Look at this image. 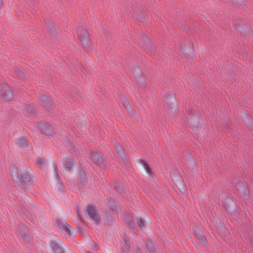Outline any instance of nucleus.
Instances as JSON below:
<instances>
[{"instance_id": "nucleus-1", "label": "nucleus", "mask_w": 253, "mask_h": 253, "mask_svg": "<svg viewBox=\"0 0 253 253\" xmlns=\"http://www.w3.org/2000/svg\"><path fill=\"white\" fill-rule=\"evenodd\" d=\"M186 119L189 125L192 129L196 130L200 127L202 119L195 111L191 110L190 112H188Z\"/></svg>"}, {"instance_id": "nucleus-2", "label": "nucleus", "mask_w": 253, "mask_h": 253, "mask_svg": "<svg viewBox=\"0 0 253 253\" xmlns=\"http://www.w3.org/2000/svg\"><path fill=\"white\" fill-rule=\"evenodd\" d=\"M0 94L5 101L11 100L14 97L12 88L4 83H0Z\"/></svg>"}, {"instance_id": "nucleus-3", "label": "nucleus", "mask_w": 253, "mask_h": 253, "mask_svg": "<svg viewBox=\"0 0 253 253\" xmlns=\"http://www.w3.org/2000/svg\"><path fill=\"white\" fill-rule=\"evenodd\" d=\"M85 216L94 220L97 224L101 222L100 217L99 215L95 205H88L86 207V210L84 211Z\"/></svg>"}, {"instance_id": "nucleus-4", "label": "nucleus", "mask_w": 253, "mask_h": 253, "mask_svg": "<svg viewBox=\"0 0 253 253\" xmlns=\"http://www.w3.org/2000/svg\"><path fill=\"white\" fill-rule=\"evenodd\" d=\"M180 48L183 54L187 58H192L194 54L193 43L189 40H187L180 45Z\"/></svg>"}, {"instance_id": "nucleus-5", "label": "nucleus", "mask_w": 253, "mask_h": 253, "mask_svg": "<svg viewBox=\"0 0 253 253\" xmlns=\"http://www.w3.org/2000/svg\"><path fill=\"white\" fill-rule=\"evenodd\" d=\"M90 156L93 162L100 168L104 169L105 165L102 155L100 152L90 151Z\"/></svg>"}, {"instance_id": "nucleus-6", "label": "nucleus", "mask_w": 253, "mask_h": 253, "mask_svg": "<svg viewBox=\"0 0 253 253\" xmlns=\"http://www.w3.org/2000/svg\"><path fill=\"white\" fill-rule=\"evenodd\" d=\"M40 101L41 105L45 108L46 110L50 112L53 110L52 102L49 96L45 95H41L40 96Z\"/></svg>"}, {"instance_id": "nucleus-7", "label": "nucleus", "mask_w": 253, "mask_h": 253, "mask_svg": "<svg viewBox=\"0 0 253 253\" xmlns=\"http://www.w3.org/2000/svg\"><path fill=\"white\" fill-rule=\"evenodd\" d=\"M38 127L43 134L52 135L53 133V127L48 123L40 122L38 124Z\"/></svg>"}, {"instance_id": "nucleus-8", "label": "nucleus", "mask_w": 253, "mask_h": 253, "mask_svg": "<svg viewBox=\"0 0 253 253\" xmlns=\"http://www.w3.org/2000/svg\"><path fill=\"white\" fill-rule=\"evenodd\" d=\"M21 181L18 183V185L24 190L26 189L25 184L30 182L31 180V176L27 171H23L21 174Z\"/></svg>"}, {"instance_id": "nucleus-9", "label": "nucleus", "mask_w": 253, "mask_h": 253, "mask_svg": "<svg viewBox=\"0 0 253 253\" xmlns=\"http://www.w3.org/2000/svg\"><path fill=\"white\" fill-rule=\"evenodd\" d=\"M237 190L243 194V196L246 197L247 199L249 198V189L247 184L244 182L240 181L238 182L237 186Z\"/></svg>"}, {"instance_id": "nucleus-10", "label": "nucleus", "mask_w": 253, "mask_h": 253, "mask_svg": "<svg viewBox=\"0 0 253 253\" xmlns=\"http://www.w3.org/2000/svg\"><path fill=\"white\" fill-rule=\"evenodd\" d=\"M116 151L118 154L121 157L124 164L126 167H129L130 164L129 163L128 161L126 158V155L125 153V150L123 147L121 145L118 144L116 145Z\"/></svg>"}, {"instance_id": "nucleus-11", "label": "nucleus", "mask_w": 253, "mask_h": 253, "mask_svg": "<svg viewBox=\"0 0 253 253\" xmlns=\"http://www.w3.org/2000/svg\"><path fill=\"white\" fill-rule=\"evenodd\" d=\"M20 107L27 117H32L36 113L35 109L30 104H23Z\"/></svg>"}, {"instance_id": "nucleus-12", "label": "nucleus", "mask_w": 253, "mask_h": 253, "mask_svg": "<svg viewBox=\"0 0 253 253\" xmlns=\"http://www.w3.org/2000/svg\"><path fill=\"white\" fill-rule=\"evenodd\" d=\"M171 99V102L169 105H167L169 109L168 113L170 117H174L176 115V98L172 96Z\"/></svg>"}, {"instance_id": "nucleus-13", "label": "nucleus", "mask_w": 253, "mask_h": 253, "mask_svg": "<svg viewBox=\"0 0 253 253\" xmlns=\"http://www.w3.org/2000/svg\"><path fill=\"white\" fill-rule=\"evenodd\" d=\"M18 231L22 239L26 242H29L30 235L26 226L20 225L18 227Z\"/></svg>"}, {"instance_id": "nucleus-14", "label": "nucleus", "mask_w": 253, "mask_h": 253, "mask_svg": "<svg viewBox=\"0 0 253 253\" xmlns=\"http://www.w3.org/2000/svg\"><path fill=\"white\" fill-rule=\"evenodd\" d=\"M74 164V159L69 156L65 158L63 160V167L67 170L70 171L73 168Z\"/></svg>"}, {"instance_id": "nucleus-15", "label": "nucleus", "mask_w": 253, "mask_h": 253, "mask_svg": "<svg viewBox=\"0 0 253 253\" xmlns=\"http://www.w3.org/2000/svg\"><path fill=\"white\" fill-rule=\"evenodd\" d=\"M44 22L46 27V29L48 32L52 35H55L56 33V29L53 22L49 19L45 20Z\"/></svg>"}, {"instance_id": "nucleus-16", "label": "nucleus", "mask_w": 253, "mask_h": 253, "mask_svg": "<svg viewBox=\"0 0 253 253\" xmlns=\"http://www.w3.org/2000/svg\"><path fill=\"white\" fill-rule=\"evenodd\" d=\"M79 180L81 185H84L87 183V177L83 167H81L79 169Z\"/></svg>"}, {"instance_id": "nucleus-17", "label": "nucleus", "mask_w": 253, "mask_h": 253, "mask_svg": "<svg viewBox=\"0 0 253 253\" xmlns=\"http://www.w3.org/2000/svg\"><path fill=\"white\" fill-rule=\"evenodd\" d=\"M186 165L188 168L191 170L196 169L197 168L194 158L190 154H189L187 156Z\"/></svg>"}, {"instance_id": "nucleus-18", "label": "nucleus", "mask_w": 253, "mask_h": 253, "mask_svg": "<svg viewBox=\"0 0 253 253\" xmlns=\"http://www.w3.org/2000/svg\"><path fill=\"white\" fill-rule=\"evenodd\" d=\"M105 224L109 226H113L116 224V220L113 218L109 212H106L104 217Z\"/></svg>"}, {"instance_id": "nucleus-19", "label": "nucleus", "mask_w": 253, "mask_h": 253, "mask_svg": "<svg viewBox=\"0 0 253 253\" xmlns=\"http://www.w3.org/2000/svg\"><path fill=\"white\" fill-rule=\"evenodd\" d=\"M142 40L144 42V48L147 50L148 52H151L153 49L151 45V42H150L147 36L143 35H142Z\"/></svg>"}, {"instance_id": "nucleus-20", "label": "nucleus", "mask_w": 253, "mask_h": 253, "mask_svg": "<svg viewBox=\"0 0 253 253\" xmlns=\"http://www.w3.org/2000/svg\"><path fill=\"white\" fill-rule=\"evenodd\" d=\"M77 33L79 39L89 37L88 31L85 28L83 27H80L78 28Z\"/></svg>"}, {"instance_id": "nucleus-21", "label": "nucleus", "mask_w": 253, "mask_h": 253, "mask_svg": "<svg viewBox=\"0 0 253 253\" xmlns=\"http://www.w3.org/2000/svg\"><path fill=\"white\" fill-rule=\"evenodd\" d=\"M81 44L84 50H87L91 44V42L89 40V37L80 39Z\"/></svg>"}, {"instance_id": "nucleus-22", "label": "nucleus", "mask_w": 253, "mask_h": 253, "mask_svg": "<svg viewBox=\"0 0 253 253\" xmlns=\"http://www.w3.org/2000/svg\"><path fill=\"white\" fill-rule=\"evenodd\" d=\"M242 26V23H234L233 24V27L234 29L239 30L242 35H245L246 33L249 32L250 27L247 24V30H244L243 28H240Z\"/></svg>"}, {"instance_id": "nucleus-23", "label": "nucleus", "mask_w": 253, "mask_h": 253, "mask_svg": "<svg viewBox=\"0 0 253 253\" xmlns=\"http://www.w3.org/2000/svg\"><path fill=\"white\" fill-rule=\"evenodd\" d=\"M51 248L54 253H64L63 251L59 244L55 241L51 243Z\"/></svg>"}, {"instance_id": "nucleus-24", "label": "nucleus", "mask_w": 253, "mask_h": 253, "mask_svg": "<svg viewBox=\"0 0 253 253\" xmlns=\"http://www.w3.org/2000/svg\"><path fill=\"white\" fill-rule=\"evenodd\" d=\"M145 245L150 253H156V249L150 240L147 239L146 241Z\"/></svg>"}, {"instance_id": "nucleus-25", "label": "nucleus", "mask_w": 253, "mask_h": 253, "mask_svg": "<svg viewBox=\"0 0 253 253\" xmlns=\"http://www.w3.org/2000/svg\"><path fill=\"white\" fill-rule=\"evenodd\" d=\"M195 235L198 238V239L202 242L204 243L206 240V237L205 235L201 232V231L198 229H195L194 230Z\"/></svg>"}, {"instance_id": "nucleus-26", "label": "nucleus", "mask_w": 253, "mask_h": 253, "mask_svg": "<svg viewBox=\"0 0 253 253\" xmlns=\"http://www.w3.org/2000/svg\"><path fill=\"white\" fill-rule=\"evenodd\" d=\"M135 18L139 21L144 22L146 21V17L145 16L143 12L139 10L136 12L135 15Z\"/></svg>"}, {"instance_id": "nucleus-27", "label": "nucleus", "mask_w": 253, "mask_h": 253, "mask_svg": "<svg viewBox=\"0 0 253 253\" xmlns=\"http://www.w3.org/2000/svg\"><path fill=\"white\" fill-rule=\"evenodd\" d=\"M173 96L174 98H175L174 96V93L172 92L168 91L166 92L164 94V98L167 103V105H169L171 102V98Z\"/></svg>"}, {"instance_id": "nucleus-28", "label": "nucleus", "mask_w": 253, "mask_h": 253, "mask_svg": "<svg viewBox=\"0 0 253 253\" xmlns=\"http://www.w3.org/2000/svg\"><path fill=\"white\" fill-rule=\"evenodd\" d=\"M244 120L247 126L253 130V118L250 115L249 116H246V118Z\"/></svg>"}, {"instance_id": "nucleus-29", "label": "nucleus", "mask_w": 253, "mask_h": 253, "mask_svg": "<svg viewBox=\"0 0 253 253\" xmlns=\"http://www.w3.org/2000/svg\"><path fill=\"white\" fill-rule=\"evenodd\" d=\"M17 143L20 147H25L28 145V140L24 137H22L17 139Z\"/></svg>"}, {"instance_id": "nucleus-30", "label": "nucleus", "mask_w": 253, "mask_h": 253, "mask_svg": "<svg viewBox=\"0 0 253 253\" xmlns=\"http://www.w3.org/2000/svg\"><path fill=\"white\" fill-rule=\"evenodd\" d=\"M140 161L141 164L143 166L146 172L150 174H152L153 173V171H152L151 168L150 167L149 165L147 162H146L145 161H144L143 160L140 159Z\"/></svg>"}, {"instance_id": "nucleus-31", "label": "nucleus", "mask_w": 253, "mask_h": 253, "mask_svg": "<svg viewBox=\"0 0 253 253\" xmlns=\"http://www.w3.org/2000/svg\"><path fill=\"white\" fill-rule=\"evenodd\" d=\"M15 75L17 77L21 80H23L25 79V75L24 73L19 69H16L15 70Z\"/></svg>"}, {"instance_id": "nucleus-32", "label": "nucleus", "mask_w": 253, "mask_h": 253, "mask_svg": "<svg viewBox=\"0 0 253 253\" xmlns=\"http://www.w3.org/2000/svg\"><path fill=\"white\" fill-rule=\"evenodd\" d=\"M109 205L110 209L112 211L117 212L118 211V208L114 201L113 199L109 200Z\"/></svg>"}, {"instance_id": "nucleus-33", "label": "nucleus", "mask_w": 253, "mask_h": 253, "mask_svg": "<svg viewBox=\"0 0 253 253\" xmlns=\"http://www.w3.org/2000/svg\"><path fill=\"white\" fill-rule=\"evenodd\" d=\"M132 72L134 76L136 78L140 77L142 74L141 71L137 67H135L133 69H132Z\"/></svg>"}, {"instance_id": "nucleus-34", "label": "nucleus", "mask_w": 253, "mask_h": 253, "mask_svg": "<svg viewBox=\"0 0 253 253\" xmlns=\"http://www.w3.org/2000/svg\"><path fill=\"white\" fill-rule=\"evenodd\" d=\"M114 188L117 192L119 193H122L123 190V185L121 183H118L116 182V184L114 185Z\"/></svg>"}, {"instance_id": "nucleus-35", "label": "nucleus", "mask_w": 253, "mask_h": 253, "mask_svg": "<svg viewBox=\"0 0 253 253\" xmlns=\"http://www.w3.org/2000/svg\"><path fill=\"white\" fill-rule=\"evenodd\" d=\"M36 164L41 169H42L44 167L45 161L43 159L39 158L36 161Z\"/></svg>"}, {"instance_id": "nucleus-36", "label": "nucleus", "mask_w": 253, "mask_h": 253, "mask_svg": "<svg viewBox=\"0 0 253 253\" xmlns=\"http://www.w3.org/2000/svg\"><path fill=\"white\" fill-rule=\"evenodd\" d=\"M56 221L58 226V228L60 229H61L65 225V224H66V221H63L61 220V219L58 218L56 219Z\"/></svg>"}, {"instance_id": "nucleus-37", "label": "nucleus", "mask_w": 253, "mask_h": 253, "mask_svg": "<svg viewBox=\"0 0 253 253\" xmlns=\"http://www.w3.org/2000/svg\"><path fill=\"white\" fill-rule=\"evenodd\" d=\"M71 228V226L66 222V224H65V225L61 229L65 230L66 232L68 233L69 235H71V232L70 230V229Z\"/></svg>"}, {"instance_id": "nucleus-38", "label": "nucleus", "mask_w": 253, "mask_h": 253, "mask_svg": "<svg viewBox=\"0 0 253 253\" xmlns=\"http://www.w3.org/2000/svg\"><path fill=\"white\" fill-rule=\"evenodd\" d=\"M136 221L138 225L141 228H142L143 227H145V223L143 219L137 217L136 218Z\"/></svg>"}, {"instance_id": "nucleus-39", "label": "nucleus", "mask_w": 253, "mask_h": 253, "mask_svg": "<svg viewBox=\"0 0 253 253\" xmlns=\"http://www.w3.org/2000/svg\"><path fill=\"white\" fill-rule=\"evenodd\" d=\"M66 136L68 138V141H65V144L68 147L70 145L72 144V137L70 134H68L67 133H66Z\"/></svg>"}, {"instance_id": "nucleus-40", "label": "nucleus", "mask_w": 253, "mask_h": 253, "mask_svg": "<svg viewBox=\"0 0 253 253\" xmlns=\"http://www.w3.org/2000/svg\"><path fill=\"white\" fill-rule=\"evenodd\" d=\"M126 221L128 225L130 226V227L132 228H134L135 226L134 221L131 218H128Z\"/></svg>"}, {"instance_id": "nucleus-41", "label": "nucleus", "mask_w": 253, "mask_h": 253, "mask_svg": "<svg viewBox=\"0 0 253 253\" xmlns=\"http://www.w3.org/2000/svg\"><path fill=\"white\" fill-rule=\"evenodd\" d=\"M125 244L126 245V246L125 247H126V248H130V242H129V239H127V238H125Z\"/></svg>"}, {"instance_id": "nucleus-42", "label": "nucleus", "mask_w": 253, "mask_h": 253, "mask_svg": "<svg viewBox=\"0 0 253 253\" xmlns=\"http://www.w3.org/2000/svg\"><path fill=\"white\" fill-rule=\"evenodd\" d=\"M129 249V248L125 247L124 246L122 247V253H128Z\"/></svg>"}, {"instance_id": "nucleus-43", "label": "nucleus", "mask_w": 253, "mask_h": 253, "mask_svg": "<svg viewBox=\"0 0 253 253\" xmlns=\"http://www.w3.org/2000/svg\"><path fill=\"white\" fill-rule=\"evenodd\" d=\"M134 253H142V252L139 247H136Z\"/></svg>"}, {"instance_id": "nucleus-44", "label": "nucleus", "mask_w": 253, "mask_h": 253, "mask_svg": "<svg viewBox=\"0 0 253 253\" xmlns=\"http://www.w3.org/2000/svg\"><path fill=\"white\" fill-rule=\"evenodd\" d=\"M238 0H232L231 3L233 4L236 5L237 4Z\"/></svg>"}, {"instance_id": "nucleus-45", "label": "nucleus", "mask_w": 253, "mask_h": 253, "mask_svg": "<svg viewBox=\"0 0 253 253\" xmlns=\"http://www.w3.org/2000/svg\"><path fill=\"white\" fill-rule=\"evenodd\" d=\"M124 106H125L126 107V106L127 105H129V102L128 101H125L124 103Z\"/></svg>"}, {"instance_id": "nucleus-46", "label": "nucleus", "mask_w": 253, "mask_h": 253, "mask_svg": "<svg viewBox=\"0 0 253 253\" xmlns=\"http://www.w3.org/2000/svg\"><path fill=\"white\" fill-rule=\"evenodd\" d=\"M93 243L94 244V247L95 248V249L96 250H97L98 249V245H97V243H96L95 242H94Z\"/></svg>"}, {"instance_id": "nucleus-47", "label": "nucleus", "mask_w": 253, "mask_h": 253, "mask_svg": "<svg viewBox=\"0 0 253 253\" xmlns=\"http://www.w3.org/2000/svg\"><path fill=\"white\" fill-rule=\"evenodd\" d=\"M3 4V0H0V8L1 7Z\"/></svg>"}, {"instance_id": "nucleus-48", "label": "nucleus", "mask_w": 253, "mask_h": 253, "mask_svg": "<svg viewBox=\"0 0 253 253\" xmlns=\"http://www.w3.org/2000/svg\"><path fill=\"white\" fill-rule=\"evenodd\" d=\"M80 68L82 71H84V67L82 65H80Z\"/></svg>"}, {"instance_id": "nucleus-49", "label": "nucleus", "mask_w": 253, "mask_h": 253, "mask_svg": "<svg viewBox=\"0 0 253 253\" xmlns=\"http://www.w3.org/2000/svg\"><path fill=\"white\" fill-rule=\"evenodd\" d=\"M55 172H56V175L57 177H58V174L57 173V170H56L55 168Z\"/></svg>"}, {"instance_id": "nucleus-50", "label": "nucleus", "mask_w": 253, "mask_h": 253, "mask_svg": "<svg viewBox=\"0 0 253 253\" xmlns=\"http://www.w3.org/2000/svg\"><path fill=\"white\" fill-rule=\"evenodd\" d=\"M78 216H79V217H80V214L79 213H78Z\"/></svg>"}]
</instances>
